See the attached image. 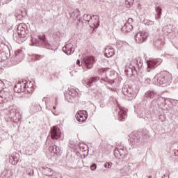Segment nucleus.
Listing matches in <instances>:
<instances>
[{"mask_svg":"<svg viewBox=\"0 0 178 178\" xmlns=\"http://www.w3.org/2000/svg\"><path fill=\"white\" fill-rule=\"evenodd\" d=\"M170 105H172V101H170V99L160 97L158 99H154L152 101L150 108L152 109V111H155V109L159 107L163 111H169V109H170Z\"/></svg>","mask_w":178,"mask_h":178,"instance_id":"nucleus-1","label":"nucleus"},{"mask_svg":"<svg viewBox=\"0 0 178 178\" xmlns=\"http://www.w3.org/2000/svg\"><path fill=\"white\" fill-rule=\"evenodd\" d=\"M142 67L143 60L136 58L126 66L125 73L128 77H131L132 76H136L137 73H140Z\"/></svg>","mask_w":178,"mask_h":178,"instance_id":"nucleus-2","label":"nucleus"},{"mask_svg":"<svg viewBox=\"0 0 178 178\" xmlns=\"http://www.w3.org/2000/svg\"><path fill=\"white\" fill-rule=\"evenodd\" d=\"M30 31L27 29L26 24H19L17 27V33L13 34V38L16 42H24L29 37Z\"/></svg>","mask_w":178,"mask_h":178,"instance_id":"nucleus-3","label":"nucleus"},{"mask_svg":"<svg viewBox=\"0 0 178 178\" xmlns=\"http://www.w3.org/2000/svg\"><path fill=\"white\" fill-rule=\"evenodd\" d=\"M153 81H154L157 86H168V84H170L169 73L163 71L157 74L153 79Z\"/></svg>","mask_w":178,"mask_h":178,"instance_id":"nucleus-4","label":"nucleus"},{"mask_svg":"<svg viewBox=\"0 0 178 178\" xmlns=\"http://www.w3.org/2000/svg\"><path fill=\"white\" fill-rule=\"evenodd\" d=\"M27 81H23L21 82L17 83L14 86V91L15 92L20 93V92H25L26 94V97H30L31 94H33V88H26Z\"/></svg>","mask_w":178,"mask_h":178,"instance_id":"nucleus-5","label":"nucleus"},{"mask_svg":"<svg viewBox=\"0 0 178 178\" xmlns=\"http://www.w3.org/2000/svg\"><path fill=\"white\" fill-rule=\"evenodd\" d=\"M65 98L67 102H74V99L77 98V95H79V92L76 90V89L73 88H69L67 91L64 93Z\"/></svg>","mask_w":178,"mask_h":178,"instance_id":"nucleus-6","label":"nucleus"},{"mask_svg":"<svg viewBox=\"0 0 178 178\" xmlns=\"http://www.w3.org/2000/svg\"><path fill=\"white\" fill-rule=\"evenodd\" d=\"M122 92L125 97H128V99L131 101L134 99L135 97H137V92L133 90V88L129 86H124L122 89Z\"/></svg>","mask_w":178,"mask_h":178,"instance_id":"nucleus-7","label":"nucleus"},{"mask_svg":"<svg viewBox=\"0 0 178 178\" xmlns=\"http://www.w3.org/2000/svg\"><path fill=\"white\" fill-rule=\"evenodd\" d=\"M8 116L13 120V122H15V123H17V122L20 120V118H22L20 113L17 112L16 108L13 106L9 108Z\"/></svg>","mask_w":178,"mask_h":178,"instance_id":"nucleus-8","label":"nucleus"},{"mask_svg":"<svg viewBox=\"0 0 178 178\" xmlns=\"http://www.w3.org/2000/svg\"><path fill=\"white\" fill-rule=\"evenodd\" d=\"M129 143L131 145L134 147V148H137L140 145V136H138V133L133 132L129 136Z\"/></svg>","mask_w":178,"mask_h":178,"instance_id":"nucleus-9","label":"nucleus"},{"mask_svg":"<svg viewBox=\"0 0 178 178\" xmlns=\"http://www.w3.org/2000/svg\"><path fill=\"white\" fill-rule=\"evenodd\" d=\"M94 62L95 60L92 56H86L83 58L81 61V65L86 66L87 69H92V66H94Z\"/></svg>","mask_w":178,"mask_h":178,"instance_id":"nucleus-10","label":"nucleus"},{"mask_svg":"<svg viewBox=\"0 0 178 178\" xmlns=\"http://www.w3.org/2000/svg\"><path fill=\"white\" fill-rule=\"evenodd\" d=\"M147 38H148V32H139L135 35V40L138 44H143V42H145V41H147Z\"/></svg>","mask_w":178,"mask_h":178,"instance_id":"nucleus-11","label":"nucleus"},{"mask_svg":"<svg viewBox=\"0 0 178 178\" xmlns=\"http://www.w3.org/2000/svg\"><path fill=\"white\" fill-rule=\"evenodd\" d=\"M38 44L39 47H42L43 48H47V49H51V44L47 40V38L45 35H38Z\"/></svg>","mask_w":178,"mask_h":178,"instance_id":"nucleus-12","label":"nucleus"},{"mask_svg":"<svg viewBox=\"0 0 178 178\" xmlns=\"http://www.w3.org/2000/svg\"><path fill=\"white\" fill-rule=\"evenodd\" d=\"M127 154V150L124 147L122 148L117 147L115 148L114 152L115 157L117 159H124V156H126Z\"/></svg>","mask_w":178,"mask_h":178,"instance_id":"nucleus-13","label":"nucleus"},{"mask_svg":"<svg viewBox=\"0 0 178 178\" xmlns=\"http://www.w3.org/2000/svg\"><path fill=\"white\" fill-rule=\"evenodd\" d=\"M161 63H162V59L161 58L152 59L147 61V72H149L151 69H155V67L159 66V65H161Z\"/></svg>","mask_w":178,"mask_h":178,"instance_id":"nucleus-14","label":"nucleus"},{"mask_svg":"<svg viewBox=\"0 0 178 178\" xmlns=\"http://www.w3.org/2000/svg\"><path fill=\"white\" fill-rule=\"evenodd\" d=\"M48 151L50 152L51 156H55V155L60 156L62 155V149L56 145L49 146Z\"/></svg>","mask_w":178,"mask_h":178,"instance_id":"nucleus-15","label":"nucleus"},{"mask_svg":"<svg viewBox=\"0 0 178 178\" xmlns=\"http://www.w3.org/2000/svg\"><path fill=\"white\" fill-rule=\"evenodd\" d=\"M50 136L51 140H58L61 136L60 129L58 127H53L50 131Z\"/></svg>","mask_w":178,"mask_h":178,"instance_id":"nucleus-16","label":"nucleus"},{"mask_svg":"<svg viewBox=\"0 0 178 178\" xmlns=\"http://www.w3.org/2000/svg\"><path fill=\"white\" fill-rule=\"evenodd\" d=\"M24 58V54H23L22 50H17L15 51L14 54V65H17V63H19V62H22L23 60V58Z\"/></svg>","mask_w":178,"mask_h":178,"instance_id":"nucleus-17","label":"nucleus"},{"mask_svg":"<svg viewBox=\"0 0 178 178\" xmlns=\"http://www.w3.org/2000/svg\"><path fill=\"white\" fill-rule=\"evenodd\" d=\"M99 80V76H93L89 79H83L82 83L86 87H91L94 83H97Z\"/></svg>","mask_w":178,"mask_h":178,"instance_id":"nucleus-18","label":"nucleus"},{"mask_svg":"<svg viewBox=\"0 0 178 178\" xmlns=\"http://www.w3.org/2000/svg\"><path fill=\"white\" fill-rule=\"evenodd\" d=\"M87 116H88L87 111L83 110L77 113L76 115V119L77 122H84L87 120Z\"/></svg>","mask_w":178,"mask_h":178,"instance_id":"nucleus-19","label":"nucleus"},{"mask_svg":"<svg viewBox=\"0 0 178 178\" xmlns=\"http://www.w3.org/2000/svg\"><path fill=\"white\" fill-rule=\"evenodd\" d=\"M92 19L90 23H89L90 27L91 29H98L99 27V16L93 15Z\"/></svg>","mask_w":178,"mask_h":178,"instance_id":"nucleus-20","label":"nucleus"},{"mask_svg":"<svg viewBox=\"0 0 178 178\" xmlns=\"http://www.w3.org/2000/svg\"><path fill=\"white\" fill-rule=\"evenodd\" d=\"M20 159V155L18 153H13L9 156V162L11 165H17V162Z\"/></svg>","mask_w":178,"mask_h":178,"instance_id":"nucleus-21","label":"nucleus"},{"mask_svg":"<svg viewBox=\"0 0 178 178\" xmlns=\"http://www.w3.org/2000/svg\"><path fill=\"white\" fill-rule=\"evenodd\" d=\"M173 25L170 24L163 27L162 33L163 35H170L173 34Z\"/></svg>","mask_w":178,"mask_h":178,"instance_id":"nucleus-22","label":"nucleus"},{"mask_svg":"<svg viewBox=\"0 0 178 178\" xmlns=\"http://www.w3.org/2000/svg\"><path fill=\"white\" fill-rule=\"evenodd\" d=\"M63 51L66 55H72L74 52V48H73V44L68 43L63 47Z\"/></svg>","mask_w":178,"mask_h":178,"instance_id":"nucleus-23","label":"nucleus"},{"mask_svg":"<svg viewBox=\"0 0 178 178\" xmlns=\"http://www.w3.org/2000/svg\"><path fill=\"white\" fill-rule=\"evenodd\" d=\"M127 118V111H126V110H124L123 108L120 107L118 111V119L121 122H124Z\"/></svg>","mask_w":178,"mask_h":178,"instance_id":"nucleus-24","label":"nucleus"},{"mask_svg":"<svg viewBox=\"0 0 178 178\" xmlns=\"http://www.w3.org/2000/svg\"><path fill=\"white\" fill-rule=\"evenodd\" d=\"M158 95V93L154 90H147L145 93V98H146V99H152L153 98H155V97Z\"/></svg>","mask_w":178,"mask_h":178,"instance_id":"nucleus-25","label":"nucleus"},{"mask_svg":"<svg viewBox=\"0 0 178 178\" xmlns=\"http://www.w3.org/2000/svg\"><path fill=\"white\" fill-rule=\"evenodd\" d=\"M42 172L44 176H49V177H51V176H54V170L48 167L42 168Z\"/></svg>","mask_w":178,"mask_h":178,"instance_id":"nucleus-26","label":"nucleus"},{"mask_svg":"<svg viewBox=\"0 0 178 178\" xmlns=\"http://www.w3.org/2000/svg\"><path fill=\"white\" fill-rule=\"evenodd\" d=\"M104 54L107 58H112L115 55V49L112 47H107L105 49Z\"/></svg>","mask_w":178,"mask_h":178,"instance_id":"nucleus-27","label":"nucleus"},{"mask_svg":"<svg viewBox=\"0 0 178 178\" xmlns=\"http://www.w3.org/2000/svg\"><path fill=\"white\" fill-rule=\"evenodd\" d=\"M31 111H33L34 113H35V112H38L39 111H41V106H40L39 103L35 102L31 106Z\"/></svg>","mask_w":178,"mask_h":178,"instance_id":"nucleus-28","label":"nucleus"},{"mask_svg":"<svg viewBox=\"0 0 178 178\" xmlns=\"http://www.w3.org/2000/svg\"><path fill=\"white\" fill-rule=\"evenodd\" d=\"M70 17H72V19H79V17L80 16V10L79 9H75L70 13Z\"/></svg>","mask_w":178,"mask_h":178,"instance_id":"nucleus-29","label":"nucleus"},{"mask_svg":"<svg viewBox=\"0 0 178 178\" xmlns=\"http://www.w3.org/2000/svg\"><path fill=\"white\" fill-rule=\"evenodd\" d=\"M131 30H133V25L130 23H126L122 27V31H124V33H129Z\"/></svg>","mask_w":178,"mask_h":178,"instance_id":"nucleus-30","label":"nucleus"},{"mask_svg":"<svg viewBox=\"0 0 178 178\" xmlns=\"http://www.w3.org/2000/svg\"><path fill=\"white\" fill-rule=\"evenodd\" d=\"M155 10L157 15V20H159V19H161V16H162V8H161V6H156Z\"/></svg>","mask_w":178,"mask_h":178,"instance_id":"nucleus-31","label":"nucleus"},{"mask_svg":"<svg viewBox=\"0 0 178 178\" xmlns=\"http://www.w3.org/2000/svg\"><path fill=\"white\" fill-rule=\"evenodd\" d=\"M11 172L10 170H5L2 173H1V177L3 178H9L10 176H11Z\"/></svg>","mask_w":178,"mask_h":178,"instance_id":"nucleus-32","label":"nucleus"},{"mask_svg":"<svg viewBox=\"0 0 178 178\" xmlns=\"http://www.w3.org/2000/svg\"><path fill=\"white\" fill-rule=\"evenodd\" d=\"M42 58H44V56H42V55H38V54H33L32 55L33 60H40V59H42Z\"/></svg>","mask_w":178,"mask_h":178,"instance_id":"nucleus-33","label":"nucleus"},{"mask_svg":"<svg viewBox=\"0 0 178 178\" xmlns=\"http://www.w3.org/2000/svg\"><path fill=\"white\" fill-rule=\"evenodd\" d=\"M83 20L90 23V20H92V16L88 14H85L83 15Z\"/></svg>","mask_w":178,"mask_h":178,"instance_id":"nucleus-34","label":"nucleus"},{"mask_svg":"<svg viewBox=\"0 0 178 178\" xmlns=\"http://www.w3.org/2000/svg\"><path fill=\"white\" fill-rule=\"evenodd\" d=\"M134 3V0H126L125 1V5L127 8H131Z\"/></svg>","mask_w":178,"mask_h":178,"instance_id":"nucleus-35","label":"nucleus"},{"mask_svg":"<svg viewBox=\"0 0 178 178\" xmlns=\"http://www.w3.org/2000/svg\"><path fill=\"white\" fill-rule=\"evenodd\" d=\"M144 24H145V26H154V21L145 19L144 20Z\"/></svg>","mask_w":178,"mask_h":178,"instance_id":"nucleus-36","label":"nucleus"},{"mask_svg":"<svg viewBox=\"0 0 178 178\" xmlns=\"http://www.w3.org/2000/svg\"><path fill=\"white\" fill-rule=\"evenodd\" d=\"M1 93H2L1 98H5V99H8V98H9V92L3 91L1 92Z\"/></svg>","mask_w":178,"mask_h":178,"instance_id":"nucleus-37","label":"nucleus"},{"mask_svg":"<svg viewBox=\"0 0 178 178\" xmlns=\"http://www.w3.org/2000/svg\"><path fill=\"white\" fill-rule=\"evenodd\" d=\"M158 116H159L158 119H159V120H160V122H165V118L163 114L159 113V114H158Z\"/></svg>","mask_w":178,"mask_h":178,"instance_id":"nucleus-38","label":"nucleus"},{"mask_svg":"<svg viewBox=\"0 0 178 178\" xmlns=\"http://www.w3.org/2000/svg\"><path fill=\"white\" fill-rule=\"evenodd\" d=\"M135 112H136V113L139 118H143V113H141V111L137 110V106H135Z\"/></svg>","mask_w":178,"mask_h":178,"instance_id":"nucleus-39","label":"nucleus"},{"mask_svg":"<svg viewBox=\"0 0 178 178\" xmlns=\"http://www.w3.org/2000/svg\"><path fill=\"white\" fill-rule=\"evenodd\" d=\"M104 168L106 169H111L112 168V163L111 162H107L104 164Z\"/></svg>","mask_w":178,"mask_h":178,"instance_id":"nucleus-40","label":"nucleus"},{"mask_svg":"<svg viewBox=\"0 0 178 178\" xmlns=\"http://www.w3.org/2000/svg\"><path fill=\"white\" fill-rule=\"evenodd\" d=\"M90 170H97V164L96 163H92L91 165H90Z\"/></svg>","mask_w":178,"mask_h":178,"instance_id":"nucleus-41","label":"nucleus"},{"mask_svg":"<svg viewBox=\"0 0 178 178\" xmlns=\"http://www.w3.org/2000/svg\"><path fill=\"white\" fill-rule=\"evenodd\" d=\"M19 15H17L16 14H15V16L18 18V19H22V11H19Z\"/></svg>","mask_w":178,"mask_h":178,"instance_id":"nucleus-42","label":"nucleus"},{"mask_svg":"<svg viewBox=\"0 0 178 178\" xmlns=\"http://www.w3.org/2000/svg\"><path fill=\"white\" fill-rule=\"evenodd\" d=\"M127 23H129V24H131V23H133V19L132 18H129L128 19V22Z\"/></svg>","mask_w":178,"mask_h":178,"instance_id":"nucleus-43","label":"nucleus"},{"mask_svg":"<svg viewBox=\"0 0 178 178\" xmlns=\"http://www.w3.org/2000/svg\"><path fill=\"white\" fill-rule=\"evenodd\" d=\"M145 83H146V84H149V83H151V79H147L145 80Z\"/></svg>","mask_w":178,"mask_h":178,"instance_id":"nucleus-44","label":"nucleus"},{"mask_svg":"<svg viewBox=\"0 0 178 178\" xmlns=\"http://www.w3.org/2000/svg\"><path fill=\"white\" fill-rule=\"evenodd\" d=\"M76 65H78V66H81L80 60H76Z\"/></svg>","mask_w":178,"mask_h":178,"instance_id":"nucleus-45","label":"nucleus"},{"mask_svg":"<svg viewBox=\"0 0 178 178\" xmlns=\"http://www.w3.org/2000/svg\"><path fill=\"white\" fill-rule=\"evenodd\" d=\"M70 163H73V159H72V157H70V161H69Z\"/></svg>","mask_w":178,"mask_h":178,"instance_id":"nucleus-46","label":"nucleus"},{"mask_svg":"<svg viewBox=\"0 0 178 178\" xmlns=\"http://www.w3.org/2000/svg\"><path fill=\"white\" fill-rule=\"evenodd\" d=\"M29 176H31V175H32L31 172H29Z\"/></svg>","mask_w":178,"mask_h":178,"instance_id":"nucleus-47","label":"nucleus"},{"mask_svg":"<svg viewBox=\"0 0 178 178\" xmlns=\"http://www.w3.org/2000/svg\"><path fill=\"white\" fill-rule=\"evenodd\" d=\"M3 82H2L1 80H0V84H3Z\"/></svg>","mask_w":178,"mask_h":178,"instance_id":"nucleus-48","label":"nucleus"},{"mask_svg":"<svg viewBox=\"0 0 178 178\" xmlns=\"http://www.w3.org/2000/svg\"><path fill=\"white\" fill-rule=\"evenodd\" d=\"M52 113H54V115H56V113H55V111L53 110L52 111Z\"/></svg>","mask_w":178,"mask_h":178,"instance_id":"nucleus-49","label":"nucleus"},{"mask_svg":"<svg viewBox=\"0 0 178 178\" xmlns=\"http://www.w3.org/2000/svg\"><path fill=\"white\" fill-rule=\"evenodd\" d=\"M53 108H54V111L56 109V107H55V106H54Z\"/></svg>","mask_w":178,"mask_h":178,"instance_id":"nucleus-50","label":"nucleus"},{"mask_svg":"<svg viewBox=\"0 0 178 178\" xmlns=\"http://www.w3.org/2000/svg\"><path fill=\"white\" fill-rule=\"evenodd\" d=\"M148 178H152V176L149 175V176L148 177Z\"/></svg>","mask_w":178,"mask_h":178,"instance_id":"nucleus-51","label":"nucleus"},{"mask_svg":"<svg viewBox=\"0 0 178 178\" xmlns=\"http://www.w3.org/2000/svg\"><path fill=\"white\" fill-rule=\"evenodd\" d=\"M48 141H49V140H47L46 143H48Z\"/></svg>","mask_w":178,"mask_h":178,"instance_id":"nucleus-52","label":"nucleus"},{"mask_svg":"<svg viewBox=\"0 0 178 178\" xmlns=\"http://www.w3.org/2000/svg\"><path fill=\"white\" fill-rule=\"evenodd\" d=\"M79 22H81V19H79Z\"/></svg>","mask_w":178,"mask_h":178,"instance_id":"nucleus-53","label":"nucleus"},{"mask_svg":"<svg viewBox=\"0 0 178 178\" xmlns=\"http://www.w3.org/2000/svg\"><path fill=\"white\" fill-rule=\"evenodd\" d=\"M33 174L34 173V171L33 170V172H32Z\"/></svg>","mask_w":178,"mask_h":178,"instance_id":"nucleus-54","label":"nucleus"},{"mask_svg":"<svg viewBox=\"0 0 178 178\" xmlns=\"http://www.w3.org/2000/svg\"><path fill=\"white\" fill-rule=\"evenodd\" d=\"M112 83H115V81H113Z\"/></svg>","mask_w":178,"mask_h":178,"instance_id":"nucleus-55","label":"nucleus"}]
</instances>
